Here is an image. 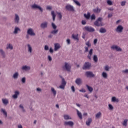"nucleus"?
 I'll list each match as a JSON object with an SVG mask.
<instances>
[{
	"instance_id": "f257e3e1",
	"label": "nucleus",
	"mask_w": 128,
	"mask_h": 128,
	"mask_svg": "<svg viewBox=\"0 0 128 128\" xmlns=\"http://www.w3.org/2000/svg\"><path fill=\"white\" fill-rule=\"evenodd\" d=\"M102 18H99L98 20L94 22V24L98 26H102L104 24L102 23Z\"/></svg>"
},
{
	"instance_id": "f03ea898",
	"label": "nucleus",
	"mask_w": 128,
	"mask_h": 128,
	"mask_svg": "<svg viewBox=\"0 0 128 128\" xmlns=\"http://www.w3.org/2000/svg\"><path fill=\"white\" fill-rule=\"evenodd\" d=\"M84 30H86L88 32H92L95 31V30L94 28H92V26H86L84 28Z\"/></svg>"
},
{
	"instance_id": "7ed1b4c3",
	"label": "nucleus",
	"mask_w": 128,
	"mask_h": 128,
	"mask_svg": "<svg viewBox=\"0 0 128 128\" xmlns=\"http://www.w3.org/2000/svg\"><path fill=\"white\" fill-rule=\"evenodd\" d=\"M111 48L114 50H116L117 52L122 51V49L120 47L116 45H113L112 46Z\"/></svg>"
},
{
	"instance_id": "20e7f679",
	"label": "nucleus",
	"mask_w": 128,
	"mask_h": 128,
	"mask_svg": "<svg viewBox=\"0 0 128 128\" xmlns=\"http://www.w3.org/2000/svg\"><path fill=\"white\" fill-rule=\"evenodd\" d=\"M90 66H91V64L88 62H86L84 64L82 68L84 70L89 69Z\"/></svg>"
},
{
	"instance_id": "39448f33",
	"label": "nucleus",
	"mask_w": 128,
	"mask_h": 128,
	"mask_svg": "<svg viewBox=\"0 0 128 128\" xmlns=\"http://www.w3.org/2000/svg\"><path fill=\"white\" fill-rule=\"evenodd\" d=\"M86 75L88 78H92V77L94 76V75L93 74V73L92 72H86Z\"/></svg>"
},
{
	"instance_id": "423d86ee",
	"label": "nucleus",
	"mask_w": 128,
	"mask_h": 128,
	"mask_svg": "<svg viewBox=\"0 0 128 128\" xmlns=\"http://www.w3.org/2000/svg\"><path fill=\"white\" fill-rule=\"evenodd\" d=\"M65 68L66 69V70L70 71V68H71V66H70V64L66 62L63 68Z\"/></svg>"
},
{
	"instance_id": "0eeeda50",
	"label": "nucleus",
	"mask_w": 128,
	"mask_h": 128,
	"mask_svg": "<svg viewBox=\"0 0 128 128\" xmlns=\"http://www.w3.org/2000/svg\"><path fill=\"white\" fill-rule=\"evenodd\" d=\"M32 8H38L42 12L43 11V10L38 6L34 4L32 6Z\"/></svg>"
},
{
	"instance_id": "6e6552de",
	"label": "nucleus",
	"mask_w": 128,
	"mask_h": 128,
	"mask_svg": "<svg viewBox=\"0 0 128 128\" xmlns=\"http://www.w3.org/2000/svg\"><path fill=\"white\" fill-rule=\"evenodd\" d=\"M66 9L69 11H74V7L70 5H68L66 7Z\"/></svg>"
},
{
	"instance_id": "1a4fd4ad",
	"label": "nucleus",
	"mask_w": 128,
	"mask_h": 128,
	"mask_svg": "<svg viewBox=\"0 0 128 128\" xmlns=\"http://www.w3.org/2000/svg\"><path fill=\"white\" fill-rule=\"evenodd\" d=\"M65 126H74V124L72 122V121H69V122H64Z\"/></svg>"
},
{
	"instance_id": "9d476101",
	"label": "nucleus",
	"mask_w": 128,
	"mask_h": 128,
	"mask_svg": "<svg viewBox=\"0 0 128 128\" xmlns=\"http://www.w3.org/2000/svg\"><path fill=\"white\" fill-rule=\"evenodd\" d=\"M124 28L122 26H119L116 29V31L117 32H122Z\"/></svg>"
},
{
	"instance_id": "9b49d317",
	"label": "nucleus",
	"mask_w": 128,
	"mask_h": 128,
	"mask_svg": "<svg viewBox=\"0 0 128 128\" xmlns=\"http://www.w3.org/2000/svg\"><path fill=\"white\" fill-rule=\"evenodd\" d=\"M28 34L30 36H35V34L33 32L32 30V28H30L28 30Z\"/></svg>"
},
{
	"instance_id": "f8f14e48",
	"label": "nucleus",
	"mask_w": 128,
	"mask_h": 128,
	"mask_svg": "<svg viewBox=\"0 0 128 128\" xmlns=\"http://www.w3.org/2000/svg\"><path fill=\"white\" fill-rule=\"evenodd\" d=\"M93 53V50L92 48L90 50V52H89V54L88 56V58L90 59L91 60L92 58V54Z\"/></svg>"
},
{
	"instance_id": "ddd939ff",
	"label": "nucleus",
	"mask_w": 128,
	"mask_h": 128,
	"mask_svg": "<svg viewBox=\"0 0 128 128\" xmlns=\"http://www.w3.org/2000/svg\"><path fill=\"white\" fill-rule=\"evenodd\" d=\"M76 83L80 85L82 83V80L80 78H78L76 80Z\"/></svg>"
},
{
	"instance_id": "4468645a",
	"label": "nucleus",
	"mask_w": 128,
	"mask_h": 128,
	"mask_svg": "<svg viewBox=\"0 0 128 128\" xmlns=\"http://www.w3.org/2000/svg\"><path fill=\"white\" fill-rule=\"evenodd\" d=\"M60 48V45L58 44H54V50L56 51L58 49Z\"/></svg>"
},
{
	"instance_id": "2eb2a0df",
	"label": "nucleus",
	"mask_w": 128,
	"mask_h": 128,
	"mask_svg": "<svg viewBox=\"0 0 128 128\" xmlns=\"http://www.w3.org/2000/svg\"><path fill=\"white\" fill-rule=\"evenodd\" d=\"M2 102L5 106H6L8 104V100L6 98H3L2 100Z\"/></svg>"
},
{
	"instance_id": "dca6fc26",
	"label": "nucleus",
	"mask_w": 128,
	"mask_h": 128,
	"mask_svg": "<svg viewBox=\"0 0 128 128\" xmlns=\"http://www.w3.org/2000/svg\"><path fill=\"white\" fill-rule=\"evenodd\" d=\"M84 16L86 18V19L88 20L90 19V12H88V14H84Z\"/></svg>"
},
{
	"instance_id": "f3484780",
	"label": "nucleus",
	"mask_w": 128,
	"mask_h": 128,
	"mask_svg": "<svg viewBox=\"0 0 128 128\" xmlns=\"http://www.w3.org/2000/svg\"><path fill=\"white\" fill-rule=\"evenodd\" d=\"M92 122V119L91 118H88V120L86 122V124L87 126H90V124H91Z\"/></svg>"
},
{
	"instance_id": "a211bd4d",
	"label": "nucleus",
	"mask_w": 128,
	"mask_h": 128,
	"mask_svg": "<svg viewBox=\"0 0 128 128\" xmlns=\"http://www.w3.org/2000/svg\"><path fill=\"white\" fill-rule=\"evenodd\" d=\"M72 37L75 40H77L78 41L79 40V39H78V34L77 35H74V34H73L72 35Z\"/></svg>"
},
{
	"instance_id": "6ab92c4d",
	"label": "nucleus",
	"mask_w": 128,
	"mask_h": 128,
	"mask_svg": "<svg viewBox=\"0 0 128 128\" xmlns=\"http://www.w3.org/2000/svg\"><path fill=\"white\" fill-rule=\"evenodd\" d=\"M48 26V22H44V23L42 24H41V27L42 28H46Z\"/></svg>"
},
{
	"instance_id": "aec40b11",
	"label": "nucleus",
	"mask_w": 128,
	"mask_h": 128,
	"mask_svg": "<svg viewBox=\"0 0 128 128\" xmlns=\"http://www.w3.org/2000/svg\"><path fill=\"white\" fill-rule=\"evenodd\" d=\"M30 69V66H23L22 68V70H28Z\"/></svg>"
},
{
	"instance_id": "412c9836",
	"label": "nucleus",
	"mask_w": 128,
	"mask_h": 128,
	"mask_svg": "<svg viewBox=\"0 0 128 128\" xmlns=\"http://www.w3.org/2000/svg\"><path fill=\"white\" fill-rule=\"evenodd\" d=\"M19 94V92L18 91H16L15 92V94L14 95L12 96V98H18V96Z\"/></svg>"
},
{
	"instance_id": "4be33fe9",
	"label": "nucleus",
	"mask_w": 128,
	"mask_h": 128,
	"mask_svg": "<svg viewBox=\"0 0 128 128\" xmlns=\"http://www.w3.org/2000/svg\"><path fill=\"white\" fill-rule=\"evenodd\" d=\"M64 120H72V118L70 116L68 115H64Z\"/></svg>"
},
{
	"instance_id": "5701e85b",
	"label": "nucleus",
	"mask_w": 128,
	"mask_h": 128,
	"mask_svg": "<svg viewBox=\"0 0 128 128\" xmlns=\"http://www.w3.org/2000/svg\"><path fill=\"white\" fill-rule=\"evenodd\" d=\"M19 17L18 16V15H17L16 14V18H15V22L18 24L19 22Z\"/></svg>"
},
{
	"instance_id": "b1692460",
	"label": "nucleus",
	"mask_w": 128,
	"mask_h": 128,
	"mask_svg": "<svg viewBox=\"0 0 128 128\" xmlns=\"http://www.w3.org/2000/svg\"><path fill=\"white\" fill-rule=\"evenodd\" d=\"M86 87L88 88V90H89V92H92L93 91V88L90 86L86 84Z\"/></svg>"
},
{
	"instance_id": "393cba45",
	"label": "nucleus",
	"mask_w": 128,
	"mask_h": 128,
	"mask_svg": "<svg viewBox=\"0 0 128 128\" xmlns=\"http://www.w3.org/2000/svg\"><path fill=\"white\" fill-rule=\"evenodd\" d=\"M106 32V30L104 28H101L100 30V33H105Z\"/></svg>"
},
{
	"instance_id": "a878e982",
	"label": "nucleus",
	"mask_w": 128,
	"mask_h": 128,
	"mask_svg": "<svg viewBox=\"0 0 128 128\" xmlns=\"http://www.w3.org/2000/svg\"><path fill=\"white\" fill-rule=\"evenodd\" d=\"M94 60V61L95 62H97L98 61V58L97 56L94 55V58H93Z\"/></svg>"
},
{
	"instance_id": "bb28decb",
	"label": "nucleus",
	"mask_w": 128,
	"mask_h": 128,
	"mask_svg": "<svg viewBox=\"0 0 128 128\" xmlns=\"http://www.w3.org/2000/svg\"><path fill=\"white\" fill-rule=\"evenodd\" d=\"M101 10L98 8H96V9H94L93 10V11L94 12H96V13H98L100 12Z\"/></svg>"
},
{
	"instance_id": "cd10ccee",
	"label": "nucleus",
	"mask_w": 128,
	"mask_h": 128,
	"mask_svg": "<svg viewBox=\"0 0 128 128\" xmlns=\"http://www.w3.org/2000/svg\"><path fill=\"white\" fill-rule=\"evenodd\" d=\"M77 112H78V116L80 118V120H82V114L78 110H77Z\"/></svg>"
},
{
	"instance_id": "c85d7f7f",
	"label": "nucleus",
	"mask_w": 128,
	"mask_h": 128,
	"mask_svg": "<svg viewBox=\"0 0 128 128\" xmlns=\"http://www.w3.org/2000/svg\"><path fill=\"white\" fill-rule=\"evenodd\" d=\"M52 18H53V20L54 21L55 20V18H56V14H54V11H52Z\"/></svg>"
},
{
	"instance_id": "c756f323",
	"label": "nucleus",
	"mask_w": 128,
	"mask_h": 128,
	"mask_svg": "<svg viewBox=\"0 0 128 128\" xmlns=\"http://www.w3.org/2000/svg\"><path fill=\"white\" fill-rule=\"evenodd\" d=\"M128 120L126 119L124 120V123L122 124L123 126H126L127 124H128Z\"/></svg>"
},
{
	"instance_id": "7c9ffc66",
	"label": "nucleus",
	"mask_w": 128,
	"mask_h": 128,
	"mask_svg": "<svg viewBox=\"0 0 128 128\" xmlns=\"http://www.w3.org/2000/svg\"><path fill=\"white\" fill-rule=\"evenodd\" d=\"M28 51L30 53H31L32 52V47L30 46L29 44H28Z\"/></svg>"
},
{
	"instance_id": "2f4dec72",
	"label": "nucleus",
	"mask_w": 128,
	"mask_h": 128,
	"mask_svg": "<svg viewBox=\"0 0 128 128\" xmlns=\"http://www.w3.org/2000/svg\"><path fill=\"white\" fill-rule=\"evenodd\" d=\"M6 48H7V49L10 48V50H12L13 47H12V44H8L7 45Z\"/></svg>"
},
{
	"instance_id": "473e14b6",
	"label": "nucleus",
	"mask_w": 128,
	"mask_h": 128,
	"mask_svg": "<svg viewBox=\"0 0 128 128\" xmlns=\"http://www.w3.org/2000/svg\"><path fill=\"white\" fill-rule=\"evenodd\" d=\"M52 92L53 94H54V96H56V90H55L54 89V88H52Z\"/></svg>"
},
{
	"instance_id": "72a5a7b5",
	"label": "nucleus",
	"mask_w": 128,
	"mask_h": 128,
	"mask_svg": "<svg viewBox=\"0 0 128 128\" xmlns=\"http://www.w3.org/2000/svg\"><path fill=\"white\" fill-rule=\"evenodd\" d=\"M112 102H118V100L116 99V97H112Z\"/></svg>"
},
{
	"instance_id": "f704fd0d",
	"label": "nucleus",
	"mask_w": 128,
	"mask_h": 128,
	"mask_svg": "<svg viewBox=\"0 0 128 128\" xmlns=\"http://www.w3.org/2000/svg\"><path fill=\"white\" fill-rule=\"evenodd\" d=\"M20 29L19 28L16 27L15 28V30H14V34H18V32L20 31Z\"/></svg>"
},
{
	"instance_id": "c9c22d12",
	"label": "nucleus",
	"mask_w": 128,
	"mask_h": 128,
	"mask_svg": "<svg viewBox=\"0 0 128 128\" xmlns=\"http://www.w3.org/2000/svg\"><path fill=\"white\" fill-rule=\"evenodd\" d=\"M1 112H3L4 116H6V117L7 116V113L4 109H2Z\"/></svg>"
},
{
	"instance_id": "e433bc0d",
	"label": "nucleus",
	"mask_w": 128,
	"mask_h": 128,
	"mask_svg": "<svg viewBox=\"0 0 128 128\" xmlns=\"http://www.w3.org/2000/svg\"><path fill=\"white\" fill-rule=\"evenodd\" d=\"M101 114H102L100 112H98L96 116V118H100V116H101Z\"/></svg>"
},
{
	"instance_id": "4c0bfd02",
	"label": "nucleus",
	"mask_w": 128,
	"mask_h": 128,
	"mask_svg": "<svg viewBox=\"0 0 128 128\" xmlns=\"http://www.w3.org/2000/svg\"><path fill=\"white\" fill-rule=\"evenodd\" d=\"M102 76L104 78H106L108 77V74L106 72H103L102 74Z\"/></svg>"
},
{
	"instance_id": "58836bf2",
	"label": "nucleus",
	"mask_w": 128,
	"mask_h": 128,
	"mask_svg": "<svg viewBox=\"0 0 128 128\" xmlns=\"http://www.w3.org/2000/svg\"><path fill=\"white\" fill-rule=\"evenodd\" d=\"M66 82L65 81L64 79V78H62V85H64L66 86Z\"/></svg>"
},
{
	"instance_id": "ea45409f",
	"label": "nucleus",
	"mask_w": 128,
	"mask_h": 128,
	"mask_svg": "<svg viewBox=\"0 0 128 128\" xmlns=\"http://www.w3.org/2000/svg\"><path fill=\"white\" fill-rule=\"evenodd\" d=\"M18 72H16V73L14 74L13 78H18Z\"/></svg>"
},
{
	"instance_id": "a19ab883",
	"label": "nucleus",
	"mask_w": 128,
	"mask_h": 128,
	"mask_svg": "<svg viewBox=\"0 0 128 128\" xmlns=\"http://www.w3.org/2000/svg\"><path fill=\"white\" fill-rule=\"evenodd\" d=\"M73 1L78 6H80V3L77 1V0H73Z\"/></svg>"
},
{
	"instance_id": "79ce46f5",
	"label": "nucleus",
	"mask_w": 128,
	"mask_h": 128,
	"mask_svg": "<svg viewBox=\"0 0 128 128\" xmlns=\"http://www.w3.org/2000/svg\"><path fill=\"white\" fill-rule=\"evenodd\" d=\"M86 44L88 46V47L91 46V44L90 43V41L87 42Z\"/></svg>"
},
{
	"instance_id": "37998d69",
	"label": "nucleus",
	"mask_w": 128,
	"mask_h": 128,
	"mask_svg": "<svg viewBox=\"0 0 128 128\" xmlns=\"http://www.w3.org/2000/svg\"><path fill=\"white\" fill-rule=\"evenodd\" d=\"M108 106H109V109H110V110H113L114 107H113V106H112L111 104H108Z\"/></svg>"
},
{
	"instance_id": "c03bdc74",
	"label": "nucleus",
	"mask_w": 128,
	"mask_h": 128,
	"mask_svg": "<svg viewBox=\"0 0 128 128\" xmlns=\"http://www.w3.org/2000/svg\"><path fill=\"white\" fill-rule=\"evenodd\" d=\"M57 14H58V18H59L60 20H61L62 18V15L61 13H60V12H58Z\"/></svg>"
},
{
	"instance_id": "a18cd8bd",
	"label": "nucleus",
	"mask_w": 128,
	"mask_h": 128,
	"mask_svg": "<svg viewBox=\"0 0 128 128\" xmlns=\"http://www.w3.org/2000/svg\"><path fill=\"white\" fill-rule=\"evenodd\" d=\"M96 19V16L94 14H93L92 16H91V20H94Z\"/></svg>"
},
{
	"instance_id": "49530a36",
	"label": "nucleus",
	"mask_w": 128,
	"mask_h": 128,
	"mask_svg": "<svg viewBox=\"0 0 128 128\" xmlns=\"http://www.w3.org/2000/svg\"><path fill=\"white\" fill-rule=\"evenodd\" d=\"M58 32V30H54L52 31L51 33L52 34H56Z\"/></svg>"
},
{
	"instance_id": "de8ad7c7",
	"label": "nucleus",
	"mask_w": 128,
	"mask_h": 128,
	"mask_svg": "<svg viewBox=\"0 0 128 128\" xmlns=\"http://www.w3.org/2000/svg\"><path fill=\"white\" fill-rule=\"evenodd\" d=\"M0 52L2 54V55L3 56V57L4 58V53L2 49H0Z\"/></svg>"
},
{
	"instance_id": "09e8293b",
	"label": "nucleus",
	"mask_w": 128,
	"mask_h": 128,
	"mask_svg": "<svg viewBox=\"0 0 128 128\" xmlns=\"http://www.w3.org/2000/svg\"><path fill=\"white\" fill-rule=\"evenodd\" d=\"M126 1H124V2H121L122 6H124L126 5Z\"/></svg>"
},
{
	"instance_id": "8fccbe9b",
	"label": "nucleus",
	"mask_w": 128,
	"mask_h": 128,
	"mask_svg": "<svg viewBox=\"0 0 128 128\" xmlns=\"http://www.w3.org/2000/svg\"><path fill=\"white\" fill-rule=\"evenodd\" d=\"M108 4L110 6H111L112 4V1L110 0H108V2H107Z\"/></svg>"
},
{
	"instance_id": "3c124183",
	"label": "nucleus",
	"mask_w": 128,
	"mask_h": 128,
	"mask_svg": "<svg viewBox=\"0 0 128 128\" xmlns=\"http://www.w3.org/2000/svg\"><path fill=\"white\" fill-rule=\"evenodd\" d=\"M104 69L106 70V71H108L109 70V67L108 66H106L104 68Z\"/></svg>"
},
{
	"instance_id": "603ef678",
	"label": "nucleus",
	"mask_w": 128,
	"mask_h": 128,
	"mask_svg": "<svg viewBox=\"0 0 128 128\" xmlns=\"http://www.w3.org/2000/svg\"><path fill=\"white\" fill-rule=\"evenodd\" d=\"M66 86L64 85V84H61L60 86V88L62 89H64V87H65Z\"/></svg>"
},
{
	"instance_id": "864d4df0",
	"label": "nucleus",
	"mask_w": 128,
	"mask_h": 128,
	"mask_svg": "<svg viewBox=\"0 0 128 128\" xmlns=\"http://www.w3.org/2000/svg\"><path fill=\"white\" fill-rule=\"evenodd\" d=\"M52 26L54 29H56V26L54 23H52Z\"/></svg>"
},
{
	"instance_id": "5fc2aeb1",
	"label": "nucleus",
	"mask_w": 128,
	"mask_h": 128,
	"mask_svg": "<svg viewBox=\"0 0 128 128\" xmlns=\"http://www.w3.org/2000/svg\"><path fill=\"white\" fill-rule=\"evenodd\" d=\"M82 24L83 25H85L86 24V22L85 20H82Z\"/></svg>"
},
{
	"instance_id": "6e6d98bb",
	"label": "nucleus",
	"mask_w": 128,
	"mask_h": 128,
	"mask_svg": "<svg viewBox=\"0 0 128 128\" xmlns=\"http://www.w3.org/2000/svg\"><path fill=\"white\" fill-rule=\"evenodd\" d=\"M20 108L22 110V111H23V112H24V107H23V106H22V104H20Z\"/></svg>"
},
{
	"instance_id": "4d7b16f0",
	"label": "nucleus",
	"mask_w": 128,
	"mask_h": 128,
	"mask_svg": "<svg viewBox=\"0 0 128 128\" xmlns=\"http://www.w3.org/2000/svg\"><path fill=\"white\" fill-rule=\"evenodd\" d=\"M88 47H86L85 46L84 48H85V52H88Z\"/></svg>"
},
{
	"instance_id": "13d9d810",
	"label": "nucleus",
	"mask_w": 128,
	"mask_h": 128,
	"mask_svg": "<svg viewBox=\"0 0 128 128\" xmlns=\"http://www.w3.org/2000/svg\"><path fill=\"white\" fill-rule=\"evenodd\" d=\"M44 50H48V46H44Z\"/></svg>"
},
{
	"instance_id": "bf43d9fd",
	"label": "nucleus",
	"mask_w": 128,
	"mask_h": 128,
	"mask_svg": "<svg viewBox=\"0 0 128 128\" xmlns=\"http://www.w3.org/2000/svg\"><path fill=\"white\" fill-rule=\"evenodd\" d=\"M122 72H124V73H128V70L126 69V70H122Z\"/></svg>"
},
{
	"instance_id": "052dcab7",
	"label": "nucleus",
	"mask_w": 128,
	"mask_h": 128,
	"mask_svg": "<svg viewBox=\"0 0 128 128\" xmlns=\"http://www.w3.org/2000/svg\"><path fill=\"white\" fill-rule=\"evenodd\" d=\"M66 42H67V43H68V44H70V39H68V40H66Z\"/></svg>"
},
{
	"instance_id": "680f3d73",
	"label": "nucleus",
	"mask_w": 128,
	"mask_h": 128,
	"mask_svg": "<svg viewBox=\"0 0 128 128\" xmlns=\"http://www.w3.org/2000/svg\"><path fill=\"white\" fill-rule=\"evenodd\" d=\"M80 92H86V90L84 89V88H82V90H80Z\"/></svg>"
},
{
	"instance_id": "e2e57ef3",
	"label": "nucleus",
	"mask_w": 128,
	"mask_h": 128,
	"mask_svg": "<svg viewBox=\"0 0 128 128\" xmlns=\"http://www.w3.org/2000/svg\"><path fill=\"white\" fill-rule=\"evenodd\" d=\"M22 82L23 83H24V82H26V78H22Z\"/></svg>"
},
{
	"instance_id": "0e129e2a",
	"label": "nucleus",
	"mask_w": 128,
	"mask_h": 128,
	"mask_svg": "<svg viewBox=\"0 0 128 128\" xmlns=\"http://www.w3.org/2000/svg\"><path fill=\"white\" fill-rule=\"evenodd\" d=\"M72 90L73 92H75V88H74V86H72Z\"/></svg>"
},
{
	"instance_id": "69168bd1",
	"label": "nucleus",
	"mask_w": 128,
	"mask_h": 128,
	"mask_svg": "<svg viewBox=\"0 0 128 128\" xmlns=\"http://www.w3.org/2000/svg\"><path fill=\"white\" fill-rule=\"evenodd\" d=\"M97 42H98V40L96 38V39H95V40H94V44H96V43H97Z\"/></svg>"
},
{
	"instance_id": "338daca9",
	"label": "nucleus",
	"mask_w": 128,
	"mask_h": 128,
	"mask_svg": "<svg viewBox=\"0 0 128 128\" xmlns=\"http://www.w3.org/2000/svg\"><path fill=\"white\" fill-rule=\"evenodd\" d=\"M46 9L50 10H52V7L50 6H48L47 8H46Z\"/></svg>"
},
{
	"instance_id": "774afa93",
	"label": "nucleus",
	"mask_w": 128,
	"mask_h": 128,
	"mask_svg": "<svg viewBox=\"0 0 128 128\" xmlns=\"http://www.w3.org/2000/svg\"><path fill=\"white\" fill-rule=\"evenodd\" d=\"M48 58L50 61H51L52 60V57L50 56H48Z\"/></svg>"
}]
</instances>
